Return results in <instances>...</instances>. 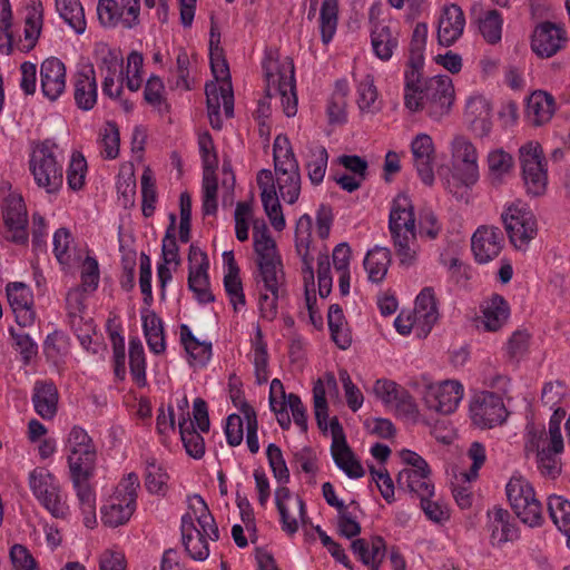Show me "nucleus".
Wrapping results in <instances>:
<instances>
[{
	"label": "nucleus",
	"instance_id": "nucleus-48",
	"mask_svg": "<svg viewBox=\"0 0 570 570\" xmlns=\"http://www.w3.org/2000/svg\"><path fill=\"white\" fill-rule=\"evenodd\" d=\"M327 323L334 343L341 350L348 348L352 344V334L340 305L333 304L328 307Z\"/></svg>",
	"mask_w": 570,
	"mask_h": 570
},
{
	"label": "nucleus",
	"instance_id": "nucleus-3",
	"mask_svg": "<svg viewBox=\"0 0 570 570\" xmlns=\"http://www.w3.org/2000/svg\"><path fill=\"white\" fill-rule=\"evenodd\" d=\"M389 232L400 266L403 268L415 266L419 261L420 246L414 205L405 194H399L392 202Z\"/></svg>",
	"mask_w": 570,
	"mask_h": 570
},
{
	"label": "nucleus",
	"instance_id": "nucleus-64",
	"mask_svg": "<svg viewBox=\"0 0 570 570\" xmlns=\"http://www.w3.org/2000/svg\"><path fill=\"white\" fill-rule=\"evenodd\" d=\"M68 316V322L71 330L77 335L81 345L88 347L91 343L92 334L95 333V325L91 317H88L86 312L72 313Z\"/></svg>",
	"mask_w": 570,
	"mask_h": 570
},
{
	"label": "nucleus",
	"instance_id": "nucleus-23",
	"mask_svg": "<svg viewBox=\"0 0 570 570\" xmlns=\"http://www.w3.org/2000/svg\"><path fill=\"white\" fill-rule=\"evenodd\" d=\"M207 98V111L212 127L220 129L223 120L220 117V107L224 109L226 118L234 115V95L230 81H213L205 87Z\"/></svg>",
	"mask_w": 570,
	"mask_h": 570
},
{
	"label": "nucleus",
	"instance_id": "nucleus-40",
	"mask_svg": "<svg viewBox=\"0 0 570 570\" xmlns=\"http://www.w3.org/2000/svg\"><path fill=\"white\" fill-rule=\"evenodd\" d=\"M58 390L52 382H36L32 394V403L36 412L43 420H51L58 409Z\"/></svg>",
	"mask_w": 570,
	"mask_h": 570
},
{
	"label": "nucleus",
	"instance_id": "nucleus-20",
	"mask_svg": "<svg viewBox=\"0 0 570 570\" xmlns=\"http://www.w3.org/2000/svg\"><path fill=\"white\" fill-rule=\"evenodd\" d=\"M209 261L207 254L191 244L188 252V287L199 303L214 301L209 289Z\"/></svg>",
	"mask_w": 570,
	"mask_h": 570
},
{
	"label": "nucleus",
	"instance_id": "nucleus-63",
	"mask_svg": "<svg viewBox=\"0 0 570 570\" xmlns=\"http://www.w3.org/2000/svg\"><path fill=\"white\" fill-rule=\"evenodd\" d=\"M379 92L372 76L366 75L357 85V105L362 111L373 112L377 109Z\"/></svg>",
	"mask_w": 570,
	"mask_h": 570
},
{
	"label": "nucleus",
	"instance_id": "nucleus-11",
	"mask_svg": "<svg viewBox=\"0 0 570 570\" xmlns=\"http://www.w3.org/2000/svg\"><path fill=\"white\" fill-rule=\"evenodd\" d=\"M311 229L312 218L308 215H303L297 222L295 238L297 253L302 257V273L306 286H308V283L314 285L313 256L309 253L312 242ZM305 301L311 323L315 327H321L323 325V317L316 307V297L309 293L308 287L305 289Z\"/></svg>",
	"mask_w": 570,
	"mask_h": 570
},
{
	"label": "nucleus",
	"instance_id": "nucleus-62",
	"mask_svg": "<svg viewBox=\"0 0 570 570\" xmlns=\"http://www.w3.org/2000/svg\"><path fill=\"white\" fill-rule=\"evenodd\" d=\"M86 174L87 161L83 155L79 151L72 153L67 168V183L69 188L75 191L82 189L86 183Z\"/></svg>",
	"mask_w": 570,
	"mask_h": 570
},
{
	"label": "nucleus",
	"instance_id": "nucleus-2",
	"mask_svg": "<svg viewBox=\"0 0 570 570\" xmlns=\"http://www.w3.org/2000/svg\"><path fill=\"white\" fill-rule=\"evenodd\" d=\"M181 542L188 556L204 561L209 556L208 540L217 541L219 530L205 500L194 494L188 498V510L181 517Z\"/></svg>",
	"mask_w": 570,
	"mask_h": 570
},
{
	"label": "nucleus",
	"instance_id": "nucleus-41",
	"mask_svg": "<svg viewBox=\"0 0 570 570\" xmlns=\"http://www.w3.org/2000/svg\"><path fill=\"white\" fill-rule=\"evenodd\" d=\"M399 33L384 22H375L371 31L373 51L377 58L387 61L399 45Z\"/></svg>",
	"mask_w": 570,
	"mask_h": 570
},
{
	"label": "nucleus",
	"instance_id": "nucleus-4",
	"mask_svg": "<svg viewBox=\"0 0 570 570\" xmlns=\"http://www.w3.org/2000/svg\"><path fill=\"white\" fill-rule=\"evenodd\" d=\"M525 438V449L535 452L537 469L540 474L548 479H557L562 471L560 454L564 448L561 428H558L557 420L549 422L548 433L542 428L529 424Z\"/></svg>",
	"mask_w": 570,
	"mask_h": 570
},
{
	"label": "nucleus",
	"instance_id": "nucleus-60",
	"mask_svg": "<svg viewBox=\"0 0 570 570\" xmlns=\"http://www.w3.org/2000/svg\"><path fill=\"white\" fill-rule=\"evenodd\" d=\"M0 53L10 55L16 47L11 32L12 11L9 0H0Z\"/></svg>",
	"mask_w": 570,
	"mask_h": 570
},
{
	"label": "nucleus",
	"instance_id": "nucleus-26",
	"mask_svg": "<svg viewBox=\"0 0 570 570\" xmlns=\"http://www.w3.org/2000/svg\"><path fill=\"white\" fill-rule=\"evenodd\" d=\"M7 297L18 325L21 327L31 326L36 320V312L30 288L20 282L10 283L7 285Z\"/></svg>",
	"mask_w": 570,
	"mask_h": 570
},
{
	"label": "nucleus",
	"instance_id": "nucleus-29",
	"mask_svg": "<svg viewBox=\"0 0 570 570\" xmlns=\"http://www.w3.org/2000/svg\"><path fill=\"white\" fill-rule=\"evenodd\" d=\"M397 489L406 492L412 497L425 498L426 495H434V484L431 480V470L429 469H402L396 478Z\"/></svg>",
	"mask_w": 570,
	"mask_h": 570
},
{
	"label": "nucleus",
	"instance_id": "nucleus-51",
	"mask_svg": "<svg viewBox=\"0 0 570 570\" xmlns=\"http://www.w3.org/2000/svg\"><path fill=\"white\" fill-rule=\"evenodd\" d=\"M548 511L552 522L567 537V546L570 549V501L561 495H550Z\"/></svg>",
	"mask_w": 570,
	"mask_h": 570
},
{
	"label": "nucleus",
	"instance_id": "nucleus-55",
	"mask_svg": "<svg viewBox=\"0 0 570 570\" xmlns=\"http://www.w3.org/2000/svg\"><path fill=\"white\" fill-rule=\"evenodd\" d=\"M56 8L60 17L77 32L86 30L83 8L78 0H56Z\"/></svg>",
	"mask_w": 570,
	"mask_h": 570
},
{
	"label": "nucleus",
	"instance_id": "nucleus-39",
	"mask_svg": "<svg viewBox=\"0 0 570 570\" xmlns=\"http://www.w3.org/2000/svg\"><path fill=\"white\" fill-rule=\"evenodd\" d=\"M569 397V389L563 381L556 380L547 382L541 390V402L549 410L553 411L549 422L557 420L558 428L566 415V410L562 405Z\"/></svg>",
	"mask_w": 570,
	"mask_h": 570
},
{
	"label": "nucleus",
	"instance_id": "nucleus-8",
	"mask_svg": "<svg viewBox=\"0 0 570 570\" xmlns=\"http://www.w3.org/2000/svg\"><path fill=\"white\" fill-rule=\"evenodd\" d=\"M505 493L511 509L522 523L531 528L543 523L542 504L525 478L520 474L512 475L505 485Z\"/></svg>",
	"mask_w": 570,
	"mask_h": 570
},
{
	"label": "nucleus",
	"instance_id": "nucleus-59",
	"mask_svg": "<svg viewBox=\"0 0 570 570\" xmlns=\"http://www.w3.org/2000/svg\"><path fill=\"white\" fill-rule=\"evenodd\" d=\"M337 12H338V1L337 0H323L322 7H321V12H320V22H321L322 40L324 43L330 42L336 31Z\"/></svg>",
	"mask_w": 570,
	"mask_h": 570
},
{
	"label": "nucleus",
	"instance_id": "nucleus-9",
	"mask_svg": "<svg viewBox=\"0 0 570 570\" xmlns=\"http://www.w3.org/2000/svg\"><path fill=\"white\" fill-rule=\"evenodd\" d=\"M139 479L136 473L127 474L117 485L114 494L101 508L102 522L111 528L120 527L129 521L137 500Z\"/></svg>",
	"mask_w": 570,
	"mask_h": 570
},
{
	"label": "nucleus",
	"instance_id": "nucleus-57",
	"mask_svg": "<svg viewBox=\"0 0 570 570\" xmlns=\"http://www.w3.org/2000/svg\"><path fill=\"white\" fill-rule=\"evenodd\" d=\"M503 19L497 10H489L478 19L479 31L484 40L491 45L500 42L502 37Z\"/></svg>",
	"mask_w": 570,
	"mask_h": 570
},
{
	"label": "nucleus",
	"instance_id": "nucleus-12",
	"mask_svg": "<svg viewBox=\"0 0 570 570\" xmlns=\"http://www.w3.org/2000/svg\"><path fill=\"white\" fill-rule=\"evenodd\" d=\"M266 69V89L269 97L278 95L284 114L296 115L297 97L295 92L294 65L289 59L281 63L269 62Z\"/></svg>",
	"mask_w": 570,
	"mask_h": 570
},
{
	"label": "nucleus",
	"instance_id": "nucleus-61",
	"mask_svg": "<svg viewBox=\"0 0 570 570\" xmlns=\"http://www.w3.org/2000/svg\"><path fill=\"white\" fill-rule=\"evenodd\" d=\"M97 16L100 24L105 28H124L125 14L120 11V6L116 0H99L97 4Z\"/></svg>",
	"mask_w": 570,
	"mask_h": 570
},
{
	"label": "nucleus",
	"instance_id": "nucleus-25",
	"mask_svg": "<svg viewBox=\"0 0 570 570\" xmlns=\"http://www.w3.org/2000/svg\"><path fill=\"white\" fill-rule=\"evenodd\" d=\"M413 166L421 180L431 186L434 183L435 146L428 134H419L411 141Z\"/></svg>",
	"mask_w": 570,
	"mask_h": 570
},
{
	"label": "nucleus",
	"instance_id": "nucleus-7",
	"mask_svg": "<svg viewBox=\"0 0 570 570\" xmlns=\"http://www.w3.org/2000/svg\"><path fill=\"white\" fill-rule=\"evenodd\" d=\"M253 240L256 254L257 274L255 278H262L266 284H278L285 276L283 263L277 252L276 243L269 235L264 220L253 222Z\"/></svg>",
	"mask_w": 570,
	"mask_h": 570
},
{
	"label": "nucleus",
	"instance_id": "nucleus-5",
	"mask_svg": "<svg viewBox=\"0 0 570 570\" xmlns=\"http://www.w3.org/2000/svg\"><path fill=\"white\" fill-rule=\"evenodd\" d=\"M273 158L278 193L286 203L294 204L301 193V173L298 161L286 136L278 135L275 138Z\"/></svg>",
	"mask_w": 570,
	"mask_h": 570
},
{
	"label": "nucleus",
	"instance_id": "nucleus-44",
	"mask_svg": "<svg viewBox=\"0 0 570 570\" xmlns=\"http://www.w3.org/2000/svg\"><path fill=\"white\" fill-rule=\"evenodd\" d=\"M482 314L484 328L497 332L507 323L510 307L502 296L494 294L485 302Z\"/></svg>",
	"mask_w": 570,
	"mask_h": 570
},
{
	"label": "nucleus",
	"instance_id": "nucleus-15",
	"mask_svg": "<svg viewBox=\"0 0 570 570\" xmlns=\"http://www.w3.org/2000/svg\"><path fill=\"white\" fill-rule=\"evenodd\" d=\"M451 159L460 184L465 188L474 186L479 178V154L473 142L463 135H456L450 142Z\"/></svg>",
	"mask_w": 570,
	"mask_h": 570
},
{
	"label": "nucleus",
	"instance_id": "nucleus-53",
	"mask_svg": "<svg viewBox=\"0 0 570 570\" xmlns=\"http://www.w3.org/2000/svg\"><path fill=\"white\" fill-rule=\"evenodd\" d=\"M489 176L493 184H501L503 178L509 175L514 166V159L511 154L497 148L491 150L487 157Z\"/></svg>",
	"mask_w": 570,
	"mask_h": 570
},
{
	"label": "nucleus",
	"instance_id": "nucleus-45",
	"mask_svg": "<svg viewBox=\"0 0 570 570\" xmlns=\"http://www.w3.org/2000/svg\"><path fill=\"white\" fill-rule=\"evenodd\" d=\"M144 334L150 352L161 354L166 350L164 326L157 314L149 309L141 311Z\"/></svg>",
	"mask_w": 570,
	"mask_h": 570
},
{
	"label": "nucleus",
	"instance_id": "nucleus-52",
	"mask_svg": "<svg viewBox=\"0 0 570 570\" xmlns=\"http://www.w3.org/2000/svg\"><path fill=\"white\" fill-rule=\"evenodd\" d=\"M328 154L325 147L321 145L308 146V154L306 159V170L309 181L313 185H320L327 169Z\"/></svg>",
	"mask_w": 570,
	"mask_h": 570
},
{
	"label": "nucleus",
	"instance_id": "nucleus-17",
	"mask_svg": "<svg viewBox=\"0 0 570 570\" xmlns=\"http://www.w3.org/2000/svg\"><path fill=\"white\" fill-rule=\"evenodd\" d=\"M69 473H95L97 452L88 433L73 426L67 440Z\"/></svg>",
	"mask_w": 570,
	"mask_h": 570
},
{
	"label": "nucleus",
	"instance_id": "nucleus-18",
	"mask_svg": "<svg viewBox=\"0 0 570 570\" xmlns=\"http://www.w3.org/2000/svg\"><path fill=\"white\" fill-rule=\"evenodd\" d=\"M470 419L479 429H493L502 424L508 411L500 395L493 392H480L470 402Z\"/></svg>",
	"mask_w": 570,
	"mask_h": 570
},
{
	"label": "nucleus",
	"instance_id": "nucleus-49",
	"mask_svg": "<svg viewBox=\"0 0 570 570\" xmlns=\"http://www.w3.org/2000/svg\"><path fill=\"white\" fill-rule=\"evenodd\" d=\"M250 360L255 370L256 383L258 385L266 383L269 377L268 352L259 326H256L255 336L252 340Z\"/></svg>",
	"mask_w": 570,
	"mask_h": 570
},
{
	"label": "nucleus",
	"instance_id": "nucleus-22",
	"mask_svg": "<svg viewBox=\"0 0 570 570\" xmlns=\"http://www.w3.org/2000/svg\"><path fill=\"white\" fill-rule=\"evenodd\" d=\"M567 40L563 24L543 21L532 32L531 49L540 58H550L566 47Z\"/></svg>",
	"mask_w": 570,
	"mask_h": 570
},
{
	"label": "nucleus",
	"instance_id": "nucleus-32",
	"mask_svg": "<svg viewBox=\"0 0 570 570\" xmlns=\"http://www.w3.org/2000/svg\"><path fill=\"white\" fill-rule=\"evenodd\" d=\"M3 218L7 227L13 232L12 239L22 243L27 239V209L23 199L18 194H10L4 199Z\"/></svg>",
	"mask_w": 570,
	"mask_h": 570
},
{
	"label": "nucleus",
	"instance_id": "nucleus-16",
	"mask_svg": "<svg viewBox=\"0 0 570 570\" xmlns=\"http://www.w3.org/2000/svg\"><path fill=\"white\" fill-rule=\"evenodd\" d=\"M502 220L511 244L525 249L538 232L533 213L525 207L512 205L502 214Z\"/></svg>",
	"mask_w": 570,
	"mask_h": 570
},
{
	"label": "nucleus",
	"instance_id": "nucleus-58",
	"mask_svg": "<svg viewBox=\"0 0 570 570\" xmlns=\"http://www.w3.org/2000/svg\"><path fill=\"white\" fill-rule=\"evenodd\" d=\"M129 366L132 380L138 386L146 385V358L144 346L139 338L129 341Z\"/></svg>",
	"mask_w": 570,
	"mask_h": 570
},
{
	"label": "nucleus",
	"instance_id": "nucleus-6",
	"mask_svg": "<svg viewBox=\"0 0 570 570\" xmlns=\"http://www.w3.org/2000/svg\"><path fill=\"white\" fill-rule=\"evenodd\" d=\"M57 145L50 140L37 144L29 159V169L36 185L47 194H57L63 183V168L57 158Z\"/></svg>",
	"mask_w": 570,
	"mask_h": 570
},
{
	"label": "nucleus",
	"instance_id": "nucleus-38",
	"mask_svg": "<svg viewBox=\"0 0 570 570\" xmlns=\"http://www.w3.org/2000/svg\"><path fill=\"white\" fill-rule=\"evenodd\" d=\"M258 292V307L261 316L266 321H273L277 315V302L285 293L286 277H282L278 284H268L262 278H255Z\"/></svg>",
	"mask_w": 570,
	"mask_h": 570
},
{
	"label": "nucleus",
	"instance_id": "nucleus-54",
	"mask_svg": "<svg viewBox=\"0 0 570 570\" xmlns=\"http://www.w3.org/2000/svg\"><path fill=\"white\" fill-rule=\"evenodd\" d=\"M179 432L187 454L194 459H202L205 454V441L195 430L193 420L184 417L179 421Z\"/></svg>",
	"mask_w": 570,
	"mask_h": 570
},
{
	"label": "nucleus",
	"instance_id": "nucleus-50",
	"mask_svg": "<svg viewBox=\"0 0 570 570\" xmlns=\"http://www.w3.org/2000/svg\"><path fill=\"white\" fill-rule=\"evenodd\" d=\"M428 38V26L425 23H417L413 30L410 43V57L404 71V76L411 71L417 75L422 71L424 65V50Z\"/></svg>",
	"mask_w": 570,
	"mask_h": 570
},
{
	"label": "nucleus",
	"instance_id": "nucleus-35",
	"mask_svg": "<svg viewBox=\"0 0 570 570\" xmlns=\"http://www.w3.org/2000/svg\"><path fill=\"white\" fill-rule=\"evenodd\" d=\"M294 502L298 509V515L304 521L306 510L302 498H293L291 491L286 487H279L275 491V503L281 515L282 529L288 534H294L298 530L297 518L291 512L289 503Z\"/></svg>",
	"mask_w": 570,
	"mask_h": 570
},
{
	"label": "nucleus",
	"instance_id": "nucleus-56",
	"mask_svg": "<svg viewBox=\"0 0 570 570\" xmlns=\"http://www.w3.org/2000/svg\"><path fill=\"white\" fill-rule=\"evenodd\" d=\"M169 476L156 459L146 460L145 485L150 493L164 495L168 489Z\"/></svg>",
	"mask_w": 570,
	"mask_h": 570
},
{
	"label": "nucleus",
	"instance_id": "nucleus-42",
	"mask_svg": "<svg viewBox=\"0 0 570 570\" xmlns=\"http://www.w3.org/2000/svg\"><path fill=\"white\" fill-rule=\"evenodd\" d=\"M42 28V4L40 1H32L28 8L24 22L23 38L16 42V48L21 52H29L35 48Z\"/></svg>",
	"mask_w": 570,
	"mask_h": 570
},
{
	"label": "nucleus",
	"instance_id": "nucleus-28",
	"mask_svg": "<svg viewBox=\"0 0 570 570\" xmlns=\"http://www.w3.org/2000/svg\"><path fill=\"white\" fill-rule=\"evenodd\" d=\"M471 243L475 259L485 264L500 254L502 233L498 227L481 226L473 234Z\"/></svg>",
	"mask_w": 570,
	"mask_h": 570
},
{
	"label": "nucleus",
	"instance_id": "nucleus-21",
	"mask_svg": "<svg viewBox=\"0 0 570 570\" xmlns=\"http://www.w3.org/2000/svg\"><path fill=\"white\" fill-rule=\"evenodd\" d=\"M330 429L332 433L331 453L335 464L348 478H362L365 474V470L348 446L343 428L337 417L331 420Z\"/></svg>",
	"mask_w": 570,
	"mask_h": 570
},
{
	"label": "nucleus",
	"instance_id": "nucleus-19",
	"mask_svg": "<svg viewBox=\"0 0 570 570\" xmlns=\"http://www.w3.org/2000/svg\"><path fill=\"white\" fill-rule=\"evenodd\" d=\"M464 395L459 381L446 380L426 385L422 399L428 410L448 415L453 413Z\"/></svg>",
	"mask_w": 570,
	"mask_h": 570
},
{
	"label": "nucleus",
	"instance_id": "nucleus-47",
	"mask_svg": "<svg viewBox=\"0 0 570 570\" xmlns=\"http://www.w3.org/2000/svg\"><path fill=\"white\" fill-rule=\"evenodd\" d=\"M390 264L391 250L381 246L368 250L363 262L368 279L373 283H380L385 278Z\"/></svg>",
	"mask_w": 570,
	"mask_h": 570
},
{
	"label": "nucleus",
	"instance_id": "nucleus-46",
	"mask_svg": "<svg viewBox=\"0 0 570 570\" xmlns=\"http://www.w3.org/2000/svg\"><path fill=\"white\" fill-rule=\"evenodd\" d=\"M554 112V99L544 91H534L527 102V117L534 126L548 122Z\"/></svg>",
	"mask_w": 570,
	"mask_h": 570
},
{
	"label": "nucleus",
	"instance_id": "nucleus-13",
	"mask_svg": "<svg viewBox=\"0 0 570 570\" xmlns=\"http://www.w3.org/2000/svg\"><path fill=\"white\" fill-rule=\"evenodd\" d=\"M198 147L203 161V212L205 215H213L217 210V178L218 157L214 140L208 131L198 135Z\"/></svg>",
	"mask_w": 570,
	"mask_h": 570
},
{
	"label": "nucleus",
	"instance_id": "nucleus-14",
	"mask_svg": "<svg viewBox=\"0 0 570 570\" xmlns=\"http://www.w3.org/2000/svg\"><path fill=\"white\" fill-rule=\"evenodd\" d=\"M29 487L33 495L55 517L65 518L68 505L60 494L59 484L46 468H36L29 474Z\"/></svg>",
	"mask_w": 570,
	"mask_h": 570
},
{
	"label": "nucleus",
	"instance_id": "nucleus-27",
	"mask_svg": "<svg viewBox=\"0 0 570 570\" xmlns=\"http://www.w3.org/2000/svg\"><path fill=\"white\" fill-rule=\"evenodd\" d=\"M95 473L70 474L72 488L76 492L79 508L83 515V523L87 528H94L97 523L96 515V492L91 484Z\"/></svg>",
	"mask_w": 570,
	"mask_h": 570
},
{
	"label": "nucleus",
	"instance_id": "nucleus-34",
	"mask_svg": "<svg viewBox=\"0 0 570 570\" xmlns=\"http://www.w3.org/2000/svg\"><path fill=\"white\" fill-rule=\"evenodd\" d=\"M419 324L420 334L426 336L439 320L438 302L433 287H424L415 299L412 313Z\"/></svg>",
	"mask_w": 570,
	"mask_h": 570
},
{
	"label": "nucleus",
	"instance_id": "nucleus-1",
	"mask_svg": "<svg viewBox=\"0 0 570 570\" xmlns=\"http://www.w3.org/2000/svg\"><path fill=\"white\" fill-rule=\"evenodd\" d=\"M454 101L452 80L446 75L422 79L421 72L404 76V106L411 112L425 111L428 117L440 121L450 114Z\"/></svg>",
	"mask_w": 570,
	"mask_h": 570
},
{
	"label": "nucleus",
	"instance_id": "nucleus-30",
	"mask_svg": "<svg viewBox=\"0 0 570 570\" xmlns=\"http://www.w3.org/2000/svg\"><path fill=\"white\" fill-rule=\"evenodd\" d=\"M40 81L43 95L58 99L66 89V67L58 58L46 59L40 67Z\"/></svg>",
	"mask_w": 570,
	"mask_h": 570
},
{
	"label": "nucleus",
	"instance_id": "nucleus-36",
	"mask_svg": "<svg viewBox=\"0 0 570 570\" xmlns=\"http://www.w3.org/2000/svg\"><path fill=\"white\" fill-rule=\"evenodd\" d=\"M75 101L82 110H90L97 102V82L95 69L87 66L75 75Z\"/></svg>",
	"mask_w": 570,
	"mask_h": 570
},
{
	"label": "nucleus",
	"instance_id": "nucleus-31",
	"mask_svg": "<svg viewBox=\"0 0 570 570\" xmlns=\"http://www.w3.org/2000/svg\"><path fill=\"white\" fill-rule=\"evenodd\" d=\"M465 18L462 9L456 4L444 7L439 20L438 40L441 46H452L463 33Z\"/></svg>",
	"mask_w": 570,
	"mask_h": 570
},
{
	"label": "nucleus",
	"instance_id": "nucleus-37",
	"mask_svg": "<svg viewBox=\"0 0 570 570\" xmlns=\"http://www.w3.org/2000/svg\"><path fill=\"white\" fill-rule=\"evenodd\" d=\"M351 549L370 570H380L386 554V543L382 537L356 539L351 543Z\"/></svg>",
	"mask_w": 570,
	"mask_h": 570
},
{
	"label": "nucleus",
	"instance_id": "nucleus-10",
	"mask_svg": "<svg viewBox=\"0 0 570 570\" xmlns=\"http://www.w3.org/2000/svg\"><path fill=\"white\" fill-rule=\"evenodd\" d=\"M522 180L531 196H542L548 187V163L538 141H528L519 149Z\"/></svg>",
	"mask_w": 570,
	"mask_h": 570
},
{
	"label": "nucleus",
	"instance_id": "nucleus-24",
	"mask_svg": "<svg viewBox=\"0 0 570 570\" xmlns=\"http://www.w3.org/2000/svg\"><path fill=\"white\" fill-rule=\"evenodd\" d=\"M485 527L489 532L490 543L493 547L500 548L519 538V528L513 517L507 509L500 505H494L487 511Z\"/></svg>",
	"mask_w": 570,
	"mask_h": 570
},
{
	"label": "nucleus",
	"instance_id": "nucleus-33",
	"mask_svg": "<svg viewBox=\"0 0 570 570\" xmlns=\"http://www.w3.org/2000/svg\"><path fill=\"white\" fill-rule=\"evenodd\" d=\"M492 108L482 96L470 97L466 101L464 118L470 129L479 136H487L492 128Z\"/></svg>",
	"mask_w": 570,
	"mask_h": 570
},
{
	"label": "nucleus",
	"instance_id": "nucleus-43",
	"mask_svg": "<svg viewBox=\"0 0 570 570\" xmlns=\"http://www.w3.org/2000/svg\"><path fill=\"white\" fill-rule=\"evenodd\" d=\"M179 330L189 364L194 367H204L212 357V344L197 340L186 324L180 325Z\"/></svg>",
	"mask_w": 570,
	"mask_h": 570
}]
</instances>
